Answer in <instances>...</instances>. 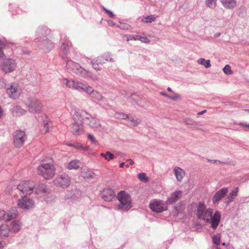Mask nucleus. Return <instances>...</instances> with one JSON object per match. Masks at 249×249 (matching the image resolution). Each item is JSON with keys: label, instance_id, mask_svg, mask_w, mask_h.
Listing matches in <instances>:
<instances>
[{"label": "nucleus", "instance_id": "nucleus-1", "mask_svg": "<svg viewBox=\"0 0 249 249\" xmlns=\"http://www.w3.org/2000/svg\"><path fill=\"white\" fill-rule=\"evenodd\" d=\"M213 214V209H207L204 204H199L197 210L198 218L204 220L206 223L211 224V227L213 230H215L219 224L221 214L218 211H216L214 214Z\"/></svg>", "mask_w": 249, "mask_h": 249}, {"label": "nucleus", "instance_id": "nucleus-2", "mask_svg": "<svg viewBox=\"0 0 249 249\" xmlns=\"http://www.w3.org/2000/svg\"><path fill=\"white\" fill-rule=\"evenodd\" d=\"M50 32L49 29L44 27L38 28L36 30L37 37L36 38V42H37L39 49L45 53L49 52L54 47L53 42L46 37V36L49 34Z\"/></svg>", "mask_w": 249, "mask_h": 249}, {"label": "nucleus", "instance_id": "nucleus-3", "mask_svg": "<svg viewBox=\"0 0 249 249\" xmlns=\"http://www.w3.org/2000/svg\"><path fill=\"white\" fill-rule=\"evenodd\" d=\"M75 119L83 120L84 123L90 127L97 129L104 130V127L102 126L100 121L98 119L92 117L88 112L84 110L76 111L74 113Z\"/></svg>", "mask_w": 249, "mask_h": 249}, {"label": "nucleus", "instance_id": "nucleus-4", "mask_svg": "<svg viewBox=\"0 0 249 249\" xmlns=\"http://www.w3.org/2000/svg\"><path fill=\"white\" fill-rule=\"evenodd\" d=\"M38 174L45 179H51L55 175V168L51 164H41L37 168Z\"/></svg>", "mask_w": 249, "mask_h": 249}, {"label": "nucleus", "instance_id": "nucleus-5", "mask_svg": "<svg viewBox=\"0 0 249 249\" xmlns=\"http://www.w3.org/2000/svg\"><path fill=\"white\" fill-rule=\"evenodd\" d=\"M117 198L120 202L118 209L122 211H128L132 207L130 196L124 191H121L118 194Z\"/></svg>", "mask_w": 249, "mask_h": 249}, {"label": "nucleus", "instance_id": "nucleus-6", "mask_svg": "<svg viewBox=\"0 0 249 249\" xmlns=\"http://www.w3.org/2000/svg\"><path fill=\"white\" fill-rule=\"evenodd\" d=\"M26 105L28 110L32 113H39L41 111V103L35 97H29L26 102Z\"/></svg>", "mask_w": 249, "mask_h": 249}, {"label": "nucleus", "instance_id": "nucleus-7", "mask_svg": "<svg viewBox=\"0 0 249 249\" xmlns=\"http://www.w3.org/2000/svg\"><path fill=\"white\" fill-rule=\"evenodd\" d=\"M61 82L63 85H66L67 87L73 89L78 91L85 92V90L88 86V84H86L79 81L68 79V78H63Z\"/></svg>", "mask_w": 249, "mask_h": 249}, {"label": "nucleus", "instance_id": "nucleus-8", "mask_svg": "<svg viewBox=\"0 0 249 249\" xmlns=\"http://www.w3.org/2000/svg\"><path fill=\"white\" fill-rule=\"evenodd\" d=\"M35 188V183L33 181H23L19 184L16 189L19 191L21 196L31 195Z\"/></svg>", "mask_w": 249, "mask_h": 249}, {"label": "nucleus", "instance_id": "nucleus-9", "mask_svg": "<svg viewBox=\"0 0 249 249\" xmlns=\"http://www.w3.org/2000/svg\"><path fill=\"white\" fill-rule=\"evenodd\" d=\"M107 61H113V59L110 57L108 53H105L96 58L92 59L91 64L94 69L96 71H100L101 68L99 65L105 63Z\"/></svg>", "mask_w": 249, "mask_h": 249}, {"label": "nucleus", "instance_id": "nucleus-10", "mask_svg": "<svg viewBox=\"0 0 249 249\" xmlns=\"http://www.w3.org/2000/svg\"><path fill=\"white\" fill-rule=\"evenodd\" d=\"M167 206L165 201L156 199L153 200L149 204L151 210L158 213L167 210Z\"/></svg>", "mask_w": 249, "mask_h": 249}, {"label": "nucleus", "instance_id": "nucleus-11", "mask_svg": "<svg viewBox=\"0 0 249 249\" xmlns=\"http://www.w3.org/2000/svg\"><path fill=\"white\" fill-rule=\"evenodd\" d=\"M73 122L71 127V132L74 135H80L84 131L83 123H84V121L75 119L74 114L73 116Z\"/></svg>", "mask_w": 249, "mask_h": 249}, {"label": "nucleus", "instance_id": "nucleus-12", "mask_svg": "<svg viewBox=\"0 0 249 249\" xmlns=\"http://www.w3.org/2000/svg\"><path fill=\"white\" fill-rule=\"evenodd\" d=\"M6 90L9 97L14 99L18 98L21 92L18 84L15 83H12L6 87Z\"/></svg>", "mask_w": 249, "mask_h": 249}, {"label": "nucleus", "instance_id": "nucleus-13", "mask_svg": "<svg viewBox=\"0 0 249 249\" xmlns=\"http://www.w3.org/2000/svg\"><path fill=\"white\" fill-rule=\"evenodd\" d=\"M26 139V137L24 131L17 130L15 132L13 140L14 145L16 147L20 148L22 146Z\"/></svg>", "mask_w": 249, "mask_h": 249}, {"label": "nucleus", "instance_id": "nucleus-14", "mask_svg": "<svg viewBox=\"0 0 249 249\" xmlns=\"http://www.w3.org/2000/svg\"><path fill=\"white\" fill-rule=\"evenodd\" d=\"M17 205L20 209L28 210L34 207L35 203L32 199L25 196H21V198L18 200Z\"/></svg>", "mask_w": 249, "mask_h": 249}, {"label": "nucleus", "instance_id": "nucleus-15", "mask_svg": "<svg viewBox=\"0 0 249 249\" xmlns=\"http://www.w3.org/2000/svg\"><path fill=\"white\" fill-rule=\"evenodd\" d=\"M1 70L5 73L13 71L17 67V64L15 60L13 59H7L4 60L1 64Z\"/></svg>", "mask_w": 249, "mask_h": 249}, {"label": "nucleus", "instance_id": "nucleus-16", "mask_svg": "<svg viewBox=\"0 0 249 249\" xmlns=\"http://www.w3.org/2000/svg\"><path fill=\"white\" fill-rule=\"evenodd\" d=\"M53 183L56 186L66 188L70 185V179L67 175H61L53 180Z\"/></svg>", "mask_w": 249, "mask_h": 249}, {"label": "nucleus", "instance_id": "nucleus-17", "mask_svg": "<svg viewBox=\"0 0 249 249\" xmlns=\"http://www.w3.org/2000/svg\"><path fill=\"white\" fill-rule=\"evenodd\" d=\"M85 92L93 99L101 101L104 99V97L98 91L95 90L91 86L88 85V86L85 90Z\"/></svg>", "mask_w": 249, "mask_h": 249}, {"label": "nucleus", "instance_id": "nucleus-18", "mask_svg": "<svg viewBox=\"0 0 249 249\" xmlns=\"http://www.w3.org/2000/svg\"><path fill=\"white\" fill-rule=\"evenodd\" d=\"M182 192L180 190H177L172 193L165 201L168 205L173 204L178 201L181 197Z\"/></svg>", "mask_w": 249, "mask_h": 249}, {"label": "nucleus", "instance_id": "nucleus-19", "mask_svg": "<svg viewBox=\"0 0 249 249\" xmlns=\"http://www.w3.org/2000/svg\"><path fill=\"white\" fill-rule=\"evenodd\" d=\"M72 46V44L70 41H65L61 46V53L63 59L69 58V49Z\"/></svg>", "mask_w": 249, "mask_h": 249}, {"label": "nucleus", "instance_id": "nucleus-20", "mask_svg": "<svg viewBox=\"0 0 249 249\" xmlns=\"http://www.w3.org/2000/svg\"><path fill=\"white\" fill-rule=\"evenodd\" d=\"M101 197L106 201L110 202L115 196V193L110 188L105 189L101 192Z\"/></svg>", "mask_w": 249, "mask_h": 249}, {"label": "nucleus", "instance_id": "nucleus-21", "mask_svg": "<svg viewBox=\"0 0 249 249\" xmlns=\"http://www.w3.org/2000/svg\"><path fill=\"white\" fill-rule=\"evenodd\" d=\"M228 192V189L227 187L223 188L216 192L213 198V203H215L221 200Z\"/></svg>", "mask_w": 249, "mask_h": 249}, {"label": "nucleus", "instance_id": "nucleus-22", "mask_svg": "<svg viewBox=\"0 0 249 249\" xmlns=\"http://www.w3.org/2000/svg\"><path fill=\"white\" fill-rule=\"evenodd\" d=\"M66 67L69 71L76 74L81 66L78 63L68 60L67 61Z\"/></svg>", "mask_w": 249, "mask_h": 249}, {"label": "nucleus", "instance_id": "nucleus-23", "mask_svg": "<svg viewBox=\"0 0 249 249\" xmlns=\"http://www.w3.org/2000/svg\"><path fill=\"white\" fill-rule=\"evenodd\" d=\"M238 191V187L234 188L225 199V203L228 205L230 203L233 201L234 198L237 196Z\"/></svg>", "mask_w": 249, "mask_h": 249}, {"label": "nucleus", "instance_id": "nucleus-24", "mask_svg": "<svg viewBox=\"0 0 249 249\" xmlns=\"http://www.w3.org/2000/svg\"><path fill=\"white\" fill-rule=\"evenodd\" d=\"M18 215V212L16 208H11L7 213H5V221L7 222L17 218Z\"/></svg>", "mask_w": 249, "mask_h": 249}, {"label": "nucleus", "instance_id": "nucleus-25", "mask_svg": "<svg viewBox=\"0 0 249 249\" xmlns=\"http://www.w3.org/2000/svg\"><path fill=\"white\" fill-rule=\"evenodd\" d=\"M173 171L177 180L179 182H181L185 176V171L182 169L178 167H175Z\"/></svg>", "mask_w": 249, "mask_h": 249}, {"label": "nucleus", "instance_id": "nucleus-26", "mask_svg": "<svg viewBox=\"0 0 249 249\" xmlns=\"http://www.w3.org/2000/svg\"><path fill=\"white\" fill-rule=\"evenodd\" d=\"M21 226V223L19 221L14 220L11 223L9 228L10 232H17L20 230Z\"/></svg>", "mask_w": 249, "mask_h": 249}, {"label": "nucleus", "instance_id": "nucleus-27", "mask_svg": "<svg viewBox=\"0 0 249 249\" xmlns=\"http://www.w3.org/2000/svg\"><path fill=\"white\" fill-rule=\"evenodd\" d=\"M81 162L78 160H73L71 161L70 162L67 164L66 165V167L67 169L69 170H72V169H78L80 165H81Z\"/></svg>", "mask_w": 249, "mask_h": 249}, {"label": "nucleus", "instance_id": "nucleus-28", "mask_svg": "<svg viewBox=\"0 0 249 249\" xmlns=\"http://www.w3.org/2000/svg\"><path fill=\"white\" fill-rule=\"evenodd\" d=\"M26 112V110L22 108L20 106L14 107L12 110V113L14 116H20Z\"/></svg>", "mask_w": 249, "mask_h": 249}, {"label": "nucleus", "instance_id": "nucleus-29", "mask_svg": "<svg viewBox=\"0 0 249 249\" xmlns=\"http://www.w3.org/2000/svg\"><path fill=\"white\" fill-rule=\"evenodd\" d=\"M10 232L9 226L6 224H3L0 226V236L7 237Z\"/></svg>", "mask_w": 249, "mask_h": 249}, {"label": "nucleus", "instance_id": "nucleus-30", "mask_svg": "<svg viewBox=\"0 0 249 249\" xmlns=\"http://www.w3.org/2000/svg\"><path fill=\"white\" fill-rule=\"evenodd\" d=\"M223 5L226 8L232 9L236 5V1L234 0H220Z\"/></svg>", "mask_w": 249, "mask_h": 249}, {"label": "nucleus", "instance_id": "nucleus-31", "mask_svg": "<svg viewBox=\"0 0 249 249\" xmlns=\"http://www.w3.org/2000/svg\"><path fill=\"white\" fill-rule=\"evenodd\" d=\"M81 176L88 180H91L95 177V174L91 171H83L81 173Z\"/></svg>", "mask_w": 249, "mask_h": 249}, {"label": "nucleus", "instance_id": "nucleus-32", "mask_svg": "<svg viewBox=\"0 0 249 249\" xmlns=\"http://www.w3.org/2000/svg\"><path fill=\"white\" fill-rule=\"evenodd\" d=\"M51 124V123L49 119L46 117L43 121V126L44 128L41 129V133L42 134H45L47 132H49V128Z\"/></svg>", "mask_w": 249, "mask_h": 249}, {"label": "nucleus", "instance_id": "nucleus-33", "mask_svg": "<svg viewBox=\"0 0 249 249\" xmlns=\"http://www.w3.org/2000/svg\"><path fill=\"white\" fill-rule=\"evenodd\" d=\"M35 193L37 194L39 193H45L47 192V189L46 185L43 184H38L36 187L35 186L34 189Z\"/></svg>", "mask_w": 249, "mask_h": 249}, {"label": "nucleus", "instance_id": "nucleus-34", "mask_svg": "<svg viewBox=\"0 0 249 249\" xmlns=\"http://www.w3.org/2000/svg\"><path fill=\"white\" fill-rule=\"evenodd\" d=\"M127 119L132 123L133 126H136L141 123V120L136 116L128 115Z\"/></svg>", "mask_w": 249, "mask_h": 249}, {"label": "nucleus", "instance_id": "nucleus-35", "mask_svg": "<svg viewBox=\"0 0 249 249\" xmlns=\"http://www.w3.org/2000/svg\"><path fill=\"white\" fill-rule=\"evenodd\" d=\"M89 71L82 68L81 67L80 68L79 70L76 73V74L80 75V76L85 78L87 79L89 78Z\"/></svg>", "mask_w": 249, "mask_h": 249}, {"label": "nucleus", "instance_id": "nucleus-36", "mask_svg": "<svg viewBox=\"0 0 249 249\" xmlns=\"http://www.w3.org/2000/svg\"><path fill=\"white\" fill-rule=\"evenodd\" d=\"M198 64L203 65L206 68H209L211 67V64L210 60H205L204 58H200L197 61Z\"/></svg>", "mask_w": 249, "mask_h": 249}, {"label": "nucleus", "instance_id": "nucleus-37", "mask_svg": "<svg viewBox=\"0 0 249 249\" xmlns=\"http://www.w3.org/2000/svg\"><path fill=\"white\" fill-rule=\"evenodd\" d=\"M156 18L157 17L153 15L148 16L142 19V21L146 23H151L155 21Z\"/></svg>", "mask_w": 249, "mask_h": 249}, {"label": "nucleus", "instance_id": "nucleus-38", "mask_svg": "<svg viewBox=\"0 0 249 249\" xmlns=\"http://www.w3.org/2000/svg\"><path fill=\"white\" fill-rule=\"evenodd\" d=\"M100 156L104 158L107 161H109L111 160H113L114 158V156L109 151H107L106 153H102Z\"/></svg>", "mask_w": 249, "mask_h": 249}, {"label": "nucleus", "instance_id": "nucleus-39", "mask_svg": "<svg viewBox=\"0 0 249 249\" xmlns=\"http://www.w3.org/2000/svg\"><path fill=\"white\" fill-rule=\"evenodd\" d=\"M68 145L73 147L76 149H82L85 151H88L89 149V147H84L79 143H69Z\"/></svg>", "mask_w": 249, "mask_h": 249}, {"label": "nucleus", "instance_id": "nucleus-40", "mask_svg": "<svg viewBox=\"0 0 249 249\" xmlns=\"http://www.w3.org/2000/svg\"><path fill=\"white\" fill-rule=\"evenodd\" d=\"M128 115L123 112H116L114 114V117L118 119H127Z\"/></svg>", "mask_w": 249, "mask_h": 249}, {"label": "nucleus", "instance_id": "nucleus-41", "mask_svg": "<svg viewBox=\"0 0 249 249\" xmlns=\"http://www.w3.org/2000/svg\"><path fill=\"white\" fill-rule=\"evenodd\" d=\"M6 47L5 43L0 40V60L3 59L5 57V54L3 53V50Z\"/></svg>", "mask_w": 249, "mask_h": 249}, {"label": "nucleus", "instance_id": "nucleus-42", "mask_svg": "<svg viewBox=\"0 0 249 249\" xmlns=\"http://www.w3.org/2000/svg\"><path fill=\"white\" fill-rule=\"evenodd\" d=\"M138 178L139 180L144 182H146L149 180V178L146 176V174L141 173L138 175Z\"/></svg>", "mask_w": 249, "mask_h": 249}, {"label": "nucleus", "instance_id": "nucleus-43", "mask_svg": "<svg viewBox=\"0 0 249 249\" xmlns=\"http://www.w3.org/2000/svg\"><path fill=\"white\" fill-rule=\"evenodd\" d=\"M217 0H206V5L211 8H214L216 6Z\"/></svg>", "mask_w": 249, "mask_h": 249}, {"label": "nucleus", "instance_id": "nucleus-44", "mask_svg": "<svg viewBox=\"0 0 249 249\" xmlns=\"http://www.w3.org/2000/svg\"><path fill=\"white\" fill-rule=\"evenodd\" d=\"M223 71L227 75H231L233 73L231 67L229 65H226L223 69Z\"/></svg>", "mask_w": 249, "mask_h": 249}, {"label": "nucleus", "instance_id": "nucleus-45", "mask_svg": "<svg viewBox=\"0 0 249 249\" xmlns=\"http://www.w3.org/2000/svg\"><path fill=\"white\" fill-rule=\"evenodd\" d=\"M220 238L221 236L219 233H217L213 236V243L216 245H219L220 244Z\"/></svg>", "mask_w": 249, "mask_h": 249}, {"label": "nucleus", "instance_id": "nucleus-46", "mask_svg": "<svg viewBox=\"0 0 249 249\" xmlns=\"http://www.w3.org/2000/svg\"><path fill=\"white\" fill-rule=\"evenodd\" d=\"M88 79H91L93 81H96L99 79V78L97 74L89 71V78Z\"/></svg>", "mask_w": 249, "mask_h": 249}, {"label": "nucleus", "instance_id": "nucleus-47", "mask_svg": "<svg viewBox=\"0 0 249 249\" xmlns=\"http://www.w3.org/2000/svg\"><path fill=\"white\" fill-rule=\"evenodd\" d=\"M126 40L127 41L130 40H138L139 36L138 35H129L126 36Z\"/></svg>", "mask_w": 249, "mask_h": 249}, {"label": "nucleus", "instance_id": "nucleus-48", "mask_svg": "<svg viewBox=\"0 0 249 249\" xmlns=\"http://www.w3.org/2000/svg\"><path fill=\"white\" fill-rule=\"evenodd\" d=\"M138 40H140L142 42L145 43H149L150 42V40L147 37L140 36H139Z\"/></svg>", "mask_w": 249, "mask_h": 249}, {"label": "nucleus", "instance_id": "nucleus-49", "mask_svg": "<svg viewBox=\"0 0 249 249\" xmlns=\"http://www.w3.org/2000/svg\"><path fill=\"white\" fill-rule=\"evenodd\" d=\"M88 139L91 141V142L94 143V144H97L98 143V142L96 141L95 138H94V136L92 134H89L88 135Z\"/></svg>", "mask_w": 249, "mask_h": 249}, {"label": "nucleus", "instance_id": "nucleus-50", "mask_svg": "<svg viewBox=\"0 0 249 249\" xmlns=\"http://www.w3.org/2000/svg\"><path fill=\"white\" fill-rule=\"evenodd\" d=\"M180 98V96L179 94L174 93V95L173 96H170V99L173 101H177Z\"/></svg>", "mask_w": 249, "mask_h": 249}, {"label": "nucleus", "instance_id": "nucleus-51", "mask_svg": "<svg viewBox=\"0 0 249 249\" xmlns=\"http://www.w3.org/2000/svg\"><path fill=\"white\" fill-rule=\"evenodd\" d=\"M5 218V212L3 210H0V221L4 220Z\"/></svg>", "mask_w": 249, "mask_h": 249}, {"label": "nucleus", "instance_id": "nucleus-52", "mask_svg": "<svg viewBox=\"0 0 249 249\" xmlns=\"http://www.w3.org/2000/svg\"><path fill=\"white\" fill-rule=\"evenodd\" d=\"M240 126L246 128V131H249V124H247L244 123H240L239 124Z\"/></svg>", "mask_w": 249, "mask_h": 249}, {"label": "nucleus", "instance_id": "nucleus-53", "mask_svg": "<svg viewBox=\"0 0 249 249\" xmlns=\"http://www.w3.org/2000/svg\"><path fill=\"white\" fill-rule=\"evenodd\" d=\"M209 161H212L213 163H216V164H221V163H222V164H225L226 163L225 162H221V161H220V160H209Z\"/></svg>", "mask_w": 249, "mask_h": 249}, {"label": "nucleus", "instance_id": "nucleus-54", "mask_svg": "<svg viewBox=\"0 0 249 249\" xmlns=\"http://www.w3.org/2000/svg\"><path fill=\"white\" fill-rule=\"evenodd\" d=\"M110 18H113L114 16V14L110 11L109 10H108V11H107V13H106Z\"/></svg>", "mask_w": 249, "mask_h": 249}, {"label": "nucleus", "instance_id": "nucleus-55", "mask_svg": "<svg viewBox=\"0 0 249 249\" xmlns=\"http://www.w3.org/2000/svg\"><path fill=\"white\" fill-rule=\"evenodd\" d=\"M160 94L170 99V95H168L167 93H166L165 92H160Z\"/></svg>", "mask_w": 249, "mask_h": 249}, {"label": "nucleus", "instance_id": "nucleus-56", "mask_svg": "<svg viewBox=\"0 0 249 249\" xmlns=\"http://www.w3.org/2000/svg\"><path fill=\"white\" fill-rule=\"evenodd\" d=\"M4 85L3 80H0V89H1L3 87Z\"/></svg>", "mask_w": 249, "mask_h": 249}, {"label": "nucleus", "instance_id": "nucleus-57", "mask_svg": "<svg viewBox=\"0 0 249 249\" xmlns=\"http://www.w3.org/2000/svg\"><path fill=\"white\" fill-rule=\"evenodd\" d=\"M206 112V110H203L202 111L199 112L197 113V116H199L200 115H202L203 114L205 113Z\"/></svg>", "mask_w": 249, "mask_h": 249}, {"label": "nucleus", "instance_id": "nucleus-58", "mask_svg": "<svg viewBox=\"0 0 249 249\" xmlns=\"http://www.w3.org/2000/svg\"><path fill=\"white\" fill-rule=\"evenodd\" d=\"M124 165H125V163L124 162H123L120 163L119 166L120 168H123L124 167Z\"/></svg>", "mask_w": 249, "mask_h": 249}, {"label": "nucleus", "instance_id": "nucleus-59", "mask_svg": "<svg viewBox=\"0 0 249 249\" xmlns=\"http://www.w3.org/2000/svg\"><path fill=\"white\" fill-rule=\"evenodd\" d=\"M128 160L130 162V165H133L134 162L131 159H128Z\"/></svg>", "mask_w": 249, "mask_h": 249}, {"label": "nucleus", "instance_id": "nucleus-60", "mask_svg": "<svg viewBox=\"0 0 249 249\" xmlns=\"http://www.w3.org/2000/svg\"><path fill=\"white\" fill-rule=\"evenodd\" d=\"M3 248V243L0 242V249H2Z\"/></svg>", "mask_w": 249, "mask_h": 249}, {"label": "nucleus", "instance_id": "nucleus-61", "mask_svg": "<svg viewBox=\"0 0 249 249\" xmlns=\"http://www.w3.org/2000/svg\"><path fill=\"white\" fill-rule=\"evenodd\" d=\"M167 90L169 91V92H173L172 89L170 87H168L167 88Z\"/></svg>", "mask_w": 249, "mask_h": 249}, {"label": "nucleus", "instance_id": "nucleus-62", "mask_svg": "<svg viewBox=\"0 0 249 249\" xmlns=\"http://www.w3.org/2000/svg\"><path fill=\"white\" fill-rule=\"evenodd\" d=\"M2 108L0 107V117L1 116V114H2Z\"/></svg>", "mask_w": 249, "mask_h": 249}, {"label": "nucleus", "instance_id": "nucleus-63", "mask_svg": "<svg viewBox=\"0 0 249 249\" xmlns=\"http://www.w3.org/2000/svg\"><path fill=\"white\" fill-rule=\"evenodd\" d=\"M103 9L106 12V13H107V11L108 10L106 8H105L104 7H103Z\"/></svg>", "mask_w": 249, "mask_h": 249}, {"label": "nucleus", "instance_id": "nucleus-64", "mask_svg": "<svg viewBox=\"0 0 249 249\" xmlns=\"http://www.w3.org/2000/svg\"><path fill=\"white\" fill-rule=\"evenodd\" d=\"M244 111L247 113H249V109H245Z\"/></svg>", "mask_w": 249, "mask_h": 249}]
</instances>
